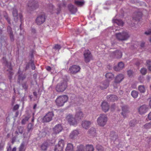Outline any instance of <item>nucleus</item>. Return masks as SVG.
<instances>
[{"label":"nucleus","instance_id":"nucleus-37","mask_svg":"<svg viewBox=\"0 0 151 151\" xmlns=\"http://www.w3.org/2000/svg\"><path fill=\"white\" fill-rule=\"evenodd\" d=\"M76 151H85V147L83 145H80L77 147Z\"/></svg>","mask_w":151,"mask_h":151},{"label":"nucleus","instance_id":"nucleus-3","mask_svg":"<svg viewBox=\"0 0 151 151\" xmlns=\"http://www.w3.org/2000/svg\"><path fill=\"white\" fill-rule=\"evenodd\" d=\"M68 100V97L66 95H63L59 96L55 100V102L57 106H63L65 103Z\"/></svg>","mask_w":151,"mask_h":151},{"label":"nucleus","instance_id":"nucleus-44","mask_svg":"<svg viewBox=\"0 0 151 151\" xmlns=\"http://www.w3.org/2000/svg\"><path fill=\"white\" fill-rule=\"evenodd\" d=\"M61 47L60 45L56 44L53 47V49L55 50H59L61 48Z\"/></svg>","mask_w":151,"mask_h":151},{"label":"nucleus","instance_id":"nucleus-34","mask_svg":"<svg viewBox=\"0 0 151 151\" xmlns=\"http://www.w3.org/2000/svg\"><path fill=\"white\" fill-rule=\"evenodd\" d=\"M138 90L140 93H144L146 91L145 87L143 85L139 86H138Z\"/></svg>","mask_w":151,"mask_h":151},{"label":"nucleus","instance_id":"nucleus-59","mask_svg":"<svg viewBox=\"0 0 151 151\" xmlns=\"http://www.w3.org/2000/svg\"><path fill=\"white\" fill-rule=\"evenodd\" d=\"M17 148L16 147H14L13 148L12 150H11V151H16Z\"/></svg>","mask_w":151,"mask_h":151},{"label":"nucleus","instance_id":"nucleus-63","mask_svg":"<svg viewBox=\"0 0 151 151\" xmlns=\"http://www.w3.org/2000/svg\"><path fill=\"white\" fill-rule=\"evenodd\" d=\"M33 94L35 96H36L37 95V93L36 92H33Z\"/></svg>","mask_w":151,"mask_h":151},{"label":"nucleus","instance_id":"nucleus-43","mask_svg":"<svg viewBox=\"0 0 151 151\" xmlns=\"http://www.w3.org/2000/svg\"><path fill=\"white\" fill-rule=\"evenodd\" d=\"M4 17L5 19L7 20L8 22L10 24V18L8 17V15L6 13H5L4 15Z\"/></svg>","mask_w":151,"mask_h":151},{"label":"nucleus","instance_id":"nucleus-60","mask_svg":"<svg viewBox=\"0 0 151 151\" xmlns=\"http://www.w3.org/2000/svg\"><path fill=\"white\" fill-rule=\"evenodd\" d=\"M19 17L20 18V19L21 20L22 19V14H19Z\"/></svg>","mask_w":151,"mask_h":151},{"label":"nucleus","instance_id":"nucleus-8","mask_svg":"<svg viewBox=\"0 0 151 151\" xmlns=\"http://www.w3.org/2000/svg\"><path fill=\"white\" fill-rule=\"evenodd\" d=\"M54 114L52 112H50L47 113L42 118V121L43 122H49L52 120Z\"/></svg>","mask_w":151,"mask_h":151},{"label":"nucleus","instance_id":"nucleus-18","mask_svg":"<svg viewBox=\"0 0 151 151\" xmlns=\"http://www.w3.org/2000/svg\"><path fill=\"white\" fill-rule=\"evenodd\" d=\"M84 114L83 112L81 111H76L75 115V117L78 122L79 120H80L83 117Z\"/></svg>","mask_w":151,"mask_h":151},{"label":"nucleus","instance_id":"nucleus-54","mask_svg":"<svg viewBox=\"0 0 151 151\" xmlns=\"http://www.w3.org/2000/svg\"><path fill=\"white\" fill-rule=\"evenodd\" d=\"M150 77L148 76H147L146 77V79L147 81V82H149L150 80Z\"/></svg>","mask_w":151,"mask_h":151},{"label":"nucleus","instance_id":"nucleus-36","mask_svg":"<svg viewBox=\"0 0 151 151\" xmlns=\"http://www.w3.org/2000/svg\"><path fill=\"white\" fill-rule=\"evenodd\" d=\"M94 148L92 145H87L86 146V151H93Z\"/></svg>","mask_w":151,"mask_h":151},{"label":"nucleus","instance_id":"nucleus-28","mask_svg":"<svg viewBox=\"0 0 151 151\" xmlns=\"http://www.w3.org/2000/svg\"><path fill=\"white\" fill-rule=\"evenodd\" d=\"M7 31L8 33L9 34L10 39L11 41H13L14 40V38L12 29L10 27L8 26L7 27Z\"/></svg>","mask_w":151,"mask_h":151},{"label":"nucleus","instance_id":"nucleus-2","mask_svg":"<svg viewBox=\"0 0 151 151\" xmlns=\"http://www.w3.org/2000/svg\"><path fill=\"white\" fill-rule=\"evenodd\" d=\"M105 76L107 80L101 83L100 88L101 89H106L108 87L109 85V82L112 80L114 77V75L111 73H108L106 74Z\"/></svg>","mask_w":151,"mask_h":151},{"label":"nucleus","instance_id":"nucleus-49","mask_svg":"<svg viewBox=\"0 0 151 151\" xmlns=\"http://www.w3.org/2000/svg\"><path fill=\"white\" fill-rule=\"evenodd\" d=\"M19 107V106L18 104H16V105H15L13 108V109L14 110H17L18 109Z\"/></svg>","mask_w":151,"mask_h":151},{"label":"nucleus","instance_id":"nucleus-4","mask_svg":"<svg viewBox=\"0 0 151 151\" xmlns=\"http://www.w3.org/2000/svg\"><path fill=\"white\" fill-rule=\"evenodd\" d=\"M107 121L106 115L105 114H101L97 120V122L99 126L103 127L106 124Z\"/></svg>","mask_w":151,"mask_h":151},{"label":"nucleus","instance_id":"nucleus-57","mask_svg":"<svg viewBox=\"0 0 151 151\" xmlns=\"http://www.w3.org/2000/svg\"><path fill=\"white\" fill-rule=\"evenodd\" d=\"M46 69L48 71H50L51 70V68L50 66L47 67Z\"/></svg>","mask_w":151,"mask_h":151},{"label":"nucleus","instance_id":"nucleus-20","mask_svg":"<svg viewBox=\"0 0 151 151\" xmlns=\"http://www.w3.org/2000/svg\"><path fill=\"white\" fill-rule=\"evenodd\" d=\"M124 75L122 74H119L117 75L116 77L114 82L116 83H119L121 82L124 79Z\"/></svg>","mask_w":151,"mask_h":151},{"label":"nucleus","instance_id":"nucleus-42","mask_svg":"<svg viewBox=\"0 0 151 151\" xmlns=\"http://www.w3.org/2000/svg\"><path fill=\"white\" fill-rule=\"evenodd\" d=\"M147 72V69L144 68H142L140 70V72L142 75H145Z\"/></svg>","mask_w":151,"mask_h":151},{"label":"nucleus","instance_id":"nucleus-22","mask_svg":"<svg viewBox=\"0 0 151 151\" xmlns=\"http://www.w3.org/2000/svg\"><path fill=\"white\" fill-rule=\"evenodd\" d=\"M107 98L108 101H114L118 99V98L116 96L113 95H108Z\"/></svg>","mask_w":151,"mask_h":151},{"label":"nucleus","instance_id":"nucleus-56","mask_svg":"<svg viewBox=\"0 0 151 151\" xmlns=\"http://www.w3.org/2000/svg\"><path fill=\"white\" fill-rule=\"evenodd\" d=\"M145 44V42H142L140 44V46L142 47H143L144 46Z\"/></svg>","mask_w":151,"mask_h":151},{"label":"nucleus","instance_id":"nucleus-7","mask_svg":"<svg viewBox=\"0 0 151 151\" xmlns=\"http://www.w3.org/2000/svg\"><path fill=\"white\" fill-rule=\"evenodd\" d=\"M84 60L86 63H88L92 59V57L90 51L88 50H86L84 51Z\"/></svg>","mask_w":151,"mask_h":151},{"label":"nucleus","instance_id":"nucleus-30","mask_svg":"<svg viewBox=\"0 0 151 151\" xmlns=\"http://www.w3.org/2000/svg\"><path fill=\"white\" fill-rule=\"evenodd\" d=\"M142 17L141 13L140 12L134 13L133 17V19L136 20H139Z\"/></svg>","mask_w":151,"mask_h":151},{"label":"nucleus","instance_id":"nucleus-5","mask_svg":"<svg viewBox=\"0 0 151 151\" xmlns=\"http://www.w3.org/2000/svg\"><path fill=\"white\" fill-rule=\"evenodd\" d=\"M115 35L116 39L121 41L126 40L129 37L127 32H125L116 33Z\"/></svg>","mask_w":151,"mask_h":151},{"label":"nucleus","instance_id":"nucleus-27","mask_svg":"<svg viewBox=\"0 0 151 151\" xmlns=\"http://www.w3.org/2000/svg\"><path fill=\"white\" fill-rule=\"evenodd\" d=\"M17 12V10L16 8H13L12 14L14 18V19L16 22H17L18 20Z\"/></svg>","mask_w":151,"mask_h":151},{"label":"nucleus","instance_id":"nucleus-10","mask_svg":"<svg viewBox=\"0 0 151 151\" xmlns=\"http://www.w3.org/2000/svg\"><path fill=\"white\" fill-rule=\"evenodd\" d=\"M45 19L44 14H42L37 17L36 20V23L37 24L40 25L45 21Z\"/></svg>","mask_w":151,"mask_h":151},{"label":"nucleus","instance_id":"nucleus-9","mask_svg":"<svg viewBox=\"0 0 151 151\" xmlns=\"http://www.w3.org/2000/svg\"><path fill=\"white\" fill-rule=\"evenodd\" d=\"M64 146V140H60L59 141L58 144L55 146V151H63Z\"/></svg>","mask_w":151,"mask_h":151},{"label":"nucleus","instance_id":"nucleus-50","mask_svg":"<svg viewBox=\"0 0 151 151\" xmlns=\"http://www.w3.org/2000/svg\"><path fill=\"white\" fill-rule=\"evenodd\" d=\"M134 123V121L131 122L129 123V125L131 127L134 126L135 125V124Z\"/></svg>","mask_w":151,"mask_h":151},{"label":"nucleus","instance_id":"nucleus-17","mask_svg":"<svg viewBox=\"0 0 151 151\" xmlns=\"http://www.w3.org/2000/svg\"><path fill=\"white\" fill-rule=\"evenodd\" d=\"M117 16V15H116V17L113 19V22L114 23V25L116 24L119 26H123L124 24L123 22L121 20L117 19L116 17Z\"/></svg>","mask_w":151,"mask_h":151},{"label":"nucleus","instance_id":"nucleus-31","mask_svg":"<svg viewBox=\"0 0 151 151\" xmlns=\"http://www.w3.org/2000/svg\"><path fill=\"white\" fill-rule=\"evenodd\" d=\"M26 147L25 146L24 143L23 142L21 143L18 148L19 151H25Z\"/></svg>","mask_w":151,"mask_h":151},{"label":"nucleus","instance_id":"nucleus-21","mask_svg":"<svg viewBox=\"0 0 151 151\" xmlns=\"http://www.w3.org/2000/svg\"><path fill=\"white\" fill-rule=\"evenodd\" d=\"M101 106L103 110L105 112L107 111L109 109L107 103L105 101H103L102 103Z\"/></svg>","mask_w":151,"mask_h":151},{"label":"nucleus","instance_id":"nucleus-32","mask_svg":"<svg viewBox=\"0 0 151 151\" xmlns=\"http://www.w3.org/2000/svg\"><path fill=\"white\" fill-rule=\"evenodd\" d=\"M96 130L93 127L91 128L88 131V134L92 136L95 135L96 134Z\"/></svg>","mask_w":151,"mask_h":151},{"label":"nucleus","instance_id":"nucleus-13","mask_svg":"<svg viewBox=\"0 0 151 151\" xmlns=\"http://www.w3.org/2000/svg\"><path fill=\"white\" fill-rule=\"evenodd\" d=\"M148 110V108L146 105H143L140 106L138 109L139 113L141 114H143L147 112Z\"/></svg>","mask_w":151,"mask_h":151},{"label":"nucleus","instance_id":"nucleus-45","mask_svg":"<svg viewBox=\"0 0 151 151\" xmlns=\"http://www.w3.org/2000/svg\"><path fill=\"white\" fill-rule=\"evenodd\" d=\"M144 127L146 129H150L151 128V125L150 123L146 124L144 126Z\"/></svg>","mask_w":151,"mask_h":151},{"label":"nucleus","instance_id":"nucleus-23","mask_svg":"<svg viewBox=\"0 0 151 151\" xmlns=\"http://www.w3.org/2000/svg\"><path fill=\"white\" fill-rule=\"evenodd\" d=\"M122 114L124 117H125L128 113V107L126 106H123L122 107Z\"/></svg>","mask_w":151,"mask_h":151},{"label":"nucleus","instance_id":"nucleus-38","mask_svg":"<svg viewBox=\"0 0 151 151\" xmlns=\"http://www.w3.org/2000/svg\"><path fill=\"white\" fill-rule=\"evenodd\" d=\"M75 3L76 5L79 6H81L83 5L84 2L83 0H81V1H76Z\"/></svg>","mask_w":151,"mask_h":151},{"label":"nucleus","instance_id":"nucleus-48","mask_svg":"<svg viewBox=\"0 0 151 151\" xmlns=\"http://www.w3.org/2000/svg\"><path fill=\"white\" fill-rule=\"evenodd\" d=\"M31 67L32 68V70H35V66L34 64V63L33 62H32V63L31 64Z\"/></svg>","mask_w":151,"mask_h":151},{"label":"nucleus","instance_id":"nucleus-58","mask_svg":"<svg viewBox=\"0 0 151 151\" xmlns=\"http://www.w3.org/2000/svg\"><path fill=\"white\" fill-rule=\"evenodd\" d=\"M115 107V104H114L113 105H112L111 107V109H112V110H113L114 109Z\"/></svg>","mask_w":151,"mask_h":151},{"label":"nucleus","instance_id":"nucleus-53","mask_svg":"<svg viewBox=\"0 0 151 151\" xmlns=\"http://www.w3.org/2000/svg\"><path fill=\"white\" fill-rule=\"evenodd\" d=\"M7 151H11V147L10 145H9V147H7Z\"/></svg>","mask_w":151,"mask_h":151},{"label":"nucleus","instance_id":"nucleus-33","mask_svg":"<svg viewBox=\"0 0 151 151\" xmlns=\"http://www.w3.org/2000/svg\"><path fill=\"white\" fill-rule=\"evenodd\" d=\"M66 151H73V145L72 144H68L66 149Z\"/></svg>","mask_w":151,"mask_h":151},{"label":"nucleus","instance_id":"nucleus-35","mask_svg":"<svg viewBox=\"0 0 151 151\" xmlns=\"http://www.w3.org/2000/svg\"><path fill=\"white\" fill-rule=\"evenodd\" d=\"M131 95L134 98H136L138 96V93L137 91L134 90L132 91Z\"/></svg>","mask_w":151,"mask_h":151},{"label":"nucleus","instance_id":"nucleus-52","mask_svg":"<svg viewBox=\"0 0 151 151\" xmlns=\"http://www.w3.org/2000/svg\"><path fill=\"white\" fill-rule=\"evenodd\" d=\"M146 63L147 65L148 66H150L151 65V60H147L146 61Z\"/></svg>","mask_w":151,"mask_h":151},{"label":"nucleus","instance_id":"nucleus-14","mask_svg":"<svg viewBox=\"0 0 151 151\" xmlns=\"http://www.w3.org/2000/svg\"><path fill=\"white\" fill-rule=\"evenodd\" d=\"M18 74V82L19 83H20L25 78L26 76L25 74H23L22 72L20 70V68L19 69Z\"/></svg>","mask_w":151,"mask_h":151},{"label":"nucleus","instance_id":"nucleus-51","mask_svg":"<svg viewBox=\"0 0 151 151\" xmlns=\"http://www.w3.org/2000/svg\"><path fill=\"white\" fill-rule=\"evenodd\" d=\"M145 34L147 35H151V30H149L145 32Z\"/></svg>","mask_w":151,"mask_h":151},{"label":"nucleus","instance_id":"nucleus-6","mask_svg":"<svg viewBox=\"0 0 151 151\" xmlns=\"http://www.w3.org/2000/svg\"><path fill=\"white\" fill-rule=\"evenodd\" d=\"M66 119L70 125H75L78 123L77 119H76L75 117H74L72 114H68L66 116Z\"/></svg>","mask_w":151,"mask_h":151},{"label":"nucleus","instance_id":"nucleus-40","mask_svg":"<svg viewBox=\"0 0 151 151\" xmlns=\"http://www.w3.org/2000/svg\"><path fill=\"white\" fill-rule=\"evenodd\" d=\"M29 119V117L28 116H26L22 120L21 123L23 124H25L28 121Z\"/></svg>","mask_w":151,"mask_h":151},{"label":"nucleus","instance_id":"nucleus-29","mask_svg":"<svg viewBox=\"0 0 151 151\" xmlns=\"http://www.w3.org/2000/svg\"><path fill=\"white\" fill-rule=\"evenodd\" d=\"M114 57L116 58H120L122 55V52L119 50H117L113 53Z\"/></svg>","mask_w":151,"mask_h":151},{"label":"nucleus","instance_id":"nucleus-64","mask_svg":"<svg viewBox=\"0 0 151 151\" xmlns=\"http://www.w3.org/2000/svg\"><path fill=\"white\" fill-rule=\"evenodd\" d=\"M37 106V105L36 104H35L33 106V108L34 109H35Z\"/></svg>","mask_w":151,"mask_h":151},{"label":"nucleus","instance_id":"nucleus-15","mask_svg":"<svg viewBox=\"0 0 151 151\" xmlns=\"http://www.w3.org/2000/svg\"><path fill=\"white\" fill-rule=\"evenodd\" d=\"M6 67L8 68L7 69V71L9 72V78L10 79L12 78L11 76L13 75V73L12 72V67L11 66V64L10 62H6Z\"/></svg>","mask_w":151,"mask_h":151},{"label":"nucleus","instance_id":"nucleus-47","mask_svg":"<svg viewBox=\"0 0 151 151\" xmlns=\"http://www.w3.org/2000/svg\"><path fill=\"white\" fill-rule=\"evenodd\" d=\"M4 146V144L2 143H0V151H2L3 149Z\"/></svg>","mask_w":151,"mask_h":151},{"label":"nucleus","instance_id":"nucleus-39","mask_svg":"<svg viewBox=\"0 0 151 151\" xmlns=\"http://www.w3.org/2000/svg\"><path fill=\"white\" fill-rule=\"evenodd\" d=\"M47 144L45 142L43 143L41 146V149L43 150H45L47 148Z\"/></svg>","mask_w":151,"mask_h":151},{"label":"nucleus","instance_id":"nucleus-11","mask_svg":"<svg viewBox=\"0 0 151 151\" xmlns=\"http://www.w3.org/2000/svg\"><path fill=\"white\" fill-rule=\"evenodd\" d=\"M80 67L78 65H73L69 68L70 73L71 74H75L79 71Z\"/></svg>","mask_w":151,"mask_h":151},{"label":"nucleus","instance_id":"nucleus-61","mask_svg":"<svg viewBox=\"0 0 151 151\" xmlns=\"http://www.w3.org/2000/svg\"><path fill=\"white\" fill-rule=\"evenodd\" d=\"M148 68L149 70L151 71V65L150 66H148Z\"/></svg>","mask_w":151,"mask_h":151},{"label":"nucleus","instance_id":"nucleus-19","mask_svg":"<svg viewBox=\"0 0 151 151\" xmlns=\"http://www.w3.org/2000/svg\"><path fill=\"white\" fill-rule=\"evenodd\" d=\"M63 129V127L61 124L56 125L53 128V131L55 134H58L61 132Z\"/></svg>","mask_w":151,"mask_h":151},{"label":"nucleus","instance_id":"nucleus-24","mask_svg":"<svg viewBox=\"0 0 151 151\" xmlns=\"http://www.w3.org/2000/svg\"><path fill=\"white\" fill-rule=\"evenodd\" d=\"M68 8L72 14H75L77 11V8L71 4L69 5Z\"/></svg>","mask_w":151,"mask_h":151},{"label":"nucleus","instance_id":"nucleus-25","mask_svg":"<svg viewBox=\"0 0 151 151\" xmlns=\"http://www.w3.org/2000/svg\"><path fill=\"white\" fill-rule=\"evenodd\" d=\"M124 67V64L122 62H120L118 63L117 67H114V69L116 71H119L122 69Z\"/></svg>","mask_w":151,"mask_h":151},{"label":"nucleus","instance_id":"nucleus-55","mask_svg":"<svg viewBox=\"0 0 151 151\" xmlns=\"http://www.w3.org/2000/svg\"><path fill=\"white\" fill-rule=\"evenodd\" d=\"M148 118L149 119L151 120V112L148 115Z\"/></svg>","mask_w":151,"mask_h":151},{"label":"nucleus","instance_id":"nucleus-12","mask_svg":"<svg viewBox=\"0 0 151 151\" xmlns=\"http://www.w3.org/2000/svg\"><path fill=\"white\" fill-rule=\"evenodd\" d=\"M27 5L29 10H35L38 7L37 3L35 1H30Z\"/></svg>","mask_w":151,"mask_h":151},{"label":"nucleus","instance_id":"nucleus-46","mask_svg":"<svg viewBox=\"0 0 151 151\" xmlns=\"http://www.w3.org/2000/svg\"><path fill=\"white\" fill-rule=\"evenodd\" d=\"M127 74L129 76H131L132 75L133 71L131 70H129L127 71Z\"/></svg>","mask_w":151,"mask_h":151},{"label":"nucleus","instance_id":"nucleus-62","mask_svg":"<svg viewBox=\"0 0 151 151\" xmlns=\"http://www.w3.org/2000/svg\"><path fill=\"white\" fill-rule=\"evenodd\" d=\"M149 106L150 108H151V99L150 100L149 103Z\"/></svg>","mask_w":151,"mask_h":151},{"label":"nucleus","instance_id":"nucleus-26","mask_svg":"<svg viewBox=\"0 0 151 151\" xmlns=\"http://www.w3.org/2000/svg\"><path fill=\"white\" fill-rule=\"evenodd\" d=\"M91 124L89 121H84L82 122V125L83 128L87 129L89 127Z\"/></svg>","mask_w":151,"mask_h":151},{"label":"nucleus","instance_id":"nucleus-41","mask_svg":"<svg viewBox=\"0 0 151 151\" xmlns=\"http://www.w3.org/2000/svg\"><path fill=\"white\" fill-rule=\"evenodd\" d=\"M96 148L98 151H103L104 150L103 147L99 145H96Z\"/></svg>","mask_w":151,"mask_h":151},{"label":"nucleus","instance_id":"nucleus-1","mask_svg":"<svg viewBox=\"0 0 151 151\" xmlns=\"http://www.w3.org/2000/svg\"><path fill=\"white\" fill-rule=\"evenodd\" d=\"M68 81V79L67 78L62 79L56 85V91L58 92L64 91L67 87Z\"/></svg>","mask_w":151,"mask_h":151},{"label":"nucleus","instance_id":"nucleus-16","mask_svg":"<svg viewBox=\"0 0 151 151\" xmlns=\"http://www.w3.org/2000/svg\"><path fill=\"white\" fill-rule=\"evenodd\" d=\"M79 134V132L78 130H74L73 131L69 134V138L71 139H76L77 138Z\"/></svg>","mask_w":151,"mask_h":151}]
</instances>
